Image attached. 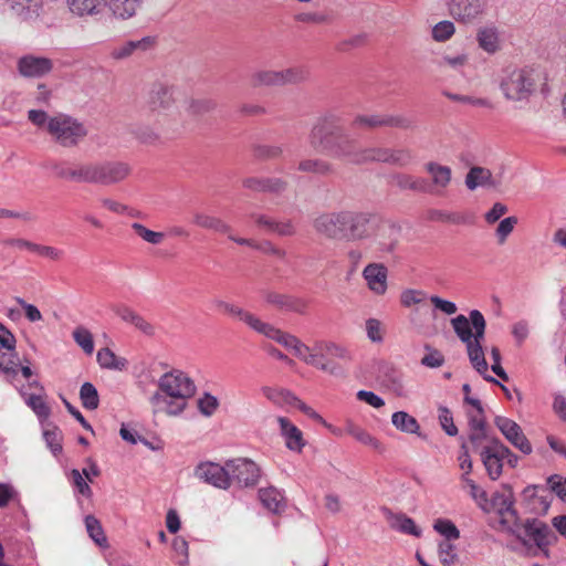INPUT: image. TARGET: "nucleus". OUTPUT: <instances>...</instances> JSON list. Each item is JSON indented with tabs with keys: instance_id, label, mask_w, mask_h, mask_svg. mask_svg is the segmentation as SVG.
<instances>
[{
	"instance_id": "13d9d810",
	"label": "nucleus",
	"mask_w": 566,
	"mask_h": 566,
	"mask_svg": "<svg viewBox=\"0 0 566 566\" xmlns=\"http://www.w3.org/2000/svg\"><path fill=\"white\" fill-rule=\"evenodd\" d=\"M389 165L407 167L413 161V154L408 148H390Z\"/></svg>"
},
{
	"instance_id": "a211bd4d",
	"label": "nucleus",
	"mask_w": 566,
	"mask_h": 566,
	"mask_svg": "<svg viewBox=\"0 0 566 566\" xmlns=\"http://www.w3.org/2000/svg\"><path fill=\"white\" fill-rule=\"evenodd\" d=\"M264 300L266 303L277 307L279 310L289 311L304 315L306 313L308 303L306 300L276 292H265Z\"/></svg>"
},
{
	"instance_id": "9b49d317",
	"label": "nucleus",
	"mask_w": 566,
	"mask_h": 566,
	"mask_svg": "<svg viewBox=\"0 0 566 566\" xmlns=\"http://www.w3.org/2000/svg\"><path fill=\"white\" fill-rule=\"evenodd\" d=\"M451 325L458 336L459 328L469 332L471 335L470 343L482 345L485 335L486 321L479 310H472L469 316L462 314L451 319Z\"/></svg>"
},
{
	"instance_id": "de8ad7c7",
	"label": "nucleus",
	"mask_w": 566,
	"mask_h": 566,
	"mask_svg": "<svg viewBox=\"0 0 566 566\" xmlns=\"http://www.w3.org/2000/svg\"><path fill=\"white\" fill-rule=\"evenodd\" d=\"M80 399L83 407L87 410H95L99 405V396L96 387L90 382H84L80 388Z\"/></svg>"
},
{
	"instance_id": "37998d69",
	"label": "nucleus",
	"mask_w": 566,
	"mask_h": 566,
	"mask_svg": "<svg viewBox=\"0 0 566 566\" xmlns=\"http://www.w3.org/2000/svg\"><path fill=\"white\" fill-rule=\"evenodd\" d=\"M352 128L375 129L385 127V114H359L350 123Z\"/></svg>"
},
{
	"instance_id": "bb28decb",
	"label": "nucleus",
	"mask_w": 566,
	"mask_h": 566,
	"mask_svg": "<svg viewBox=\"0 0 566 566\" xmlns=\"http://www.w3.org/2000/svg\"><path fill=\"white\" fill-rule=\"evenodd\" d=\"M52 170L61 179L87 184V163L74 166L66 161L54 163Z\"/></svg>"
},
{
	"instance_id": "bf43d9fd",
	"label": "nucleus",
	"mask_w": 566,
	"mask_h": 566,
	"mask_svg": "<svg viewBox=\"0 0 566 566\" xmlns=\"http://www.w3.org/2000/svg\"><path fill=\"white\" fill-rule=\"evenodd\" d=\"M517 222L518 219L514 216L504 218L503 220L500 221L495 230V235L499 244H504L506 242L507 237L513 232Z\"/></svg>"
},
{
	"instance_id": "774afa93",
	"label": "nucleus",
	"mask_w": 566,
	"mask_h": 566,
	"mask_svg": "<svg viewBox=\"0 0 566 566\" xmlns=\"http://www.w3.org/2000/svg\"><path fill=\"white\" fill-rule=\"evenodd\" d=\"M218 407L219 401L217 397L209 392H205V395L198 400V409L206 417L212 416Z\"/></svg>"
},
{
	"instance_id": "7ed1b4c3",
	"label": "nucleus",
	"mask_w": 566,
	"mask_h": 566,
	"mask_svg": "<svg viewBox=\"0 0 566 566\" xmlns=\"http://www.w3.org/2000/svg\"><path fill=\"white\" fill-rule=\"evenodd\" d=\"M158 386L160 392H155L150 402L155 406L161 401L167 402V413L172 416L182 412L187 406V399L196 392L192 379L180 370L164 374L158 381Z\"/></svg>"
},
{
	"instance_id": "423d86ee",
	"label": "nucleus",
	"mask_w": 566,
	"mask_h": 566,
	"mask_svg": "<svg viewBox=\"0 0 566 566\" xmlns=\"http://www.w3.org/2000/svg\"><path fill=\"white\" fill-rule=\"evenodd\" d=\"M130 174L127 163L101 160L87 163V184L111 186L125 180Z\"/></svg>"
},
{
	"instance_id": "49530a36",
	"label": "nucleus",
	"mask_w": 566,
	"mask_h": 566,
	"mask_svg": "<svg viewBox=\"0 0 566 566\" xmlns=\"http://www.w3.org/2000/svg\"><path fill=\"white\" fill-rule=\"evenodd\" d=\"M312 350L319 352L323 356H325L326 358H328L331 360H333L334 358H339V359L349 358L348 352L344 347H342L335 343H332V342L316 343Z\"/></svg>"
},
{
	"instance_id": "e2e57ef3",
	"label": "nucleus",
	"mask_w": 566,
	"mask_h": 566,
	"mask_svg": "<svg viewBox=\"0 0 566 566\" xmlns=\"http://www.w3.org/2000/svg\"><path fill=\"white\" fill-rule=\"evenodd\" d=\"M132 228L143 240L151 244H159L165 238V234L163 232L149 230L138 222L133 223Z\"/></svg>"
},
{
	"instance_id": "c85d7f7f",
	"label": "nucleus",
	"mask_w": 566,
	"mask_h": 566,
	"mask_svg": "<svg viewBox=\"0 0 566 566\" xmlns=\"http://www.w3.org/2000/svg\"><path fill=\"white\" fill-rule=\"evenodd\" d=\"M296 169L301 172L318 177H328L335 174V166L324 158H304L297 164Z\"/></svg>"
},
{
	"instance_id": "5fc2aeb1",
	"label": "nucleus",
	"mask_w": 566,
	"mask_h": 566,
	"mask_svg": "<svg viewBox=\"0 0 566 566\" xmlns=\"http://www.w3.org/2000/svg\"><path fill=\"white\" fill-rule=\"evenodd\" d=\"M312 356H314L316 358V361L318 363V365H312L313 367L325 373H328L329 375L333 376L344 375V370L338 364H336L334 360L326 358L319 352L313 350Z\"/></svg>"
},
{
	"instance_id": "864d4df0",
	"label": "nucleus",
	"mask_w": 566,
	"mask_h": 566,
	"mask_svg": "<svg viewBox=\"0 0 566 566\" xmlns=\"http://www.w3.org/2000/svg\"><path fill=\"white\" fill-rule=\"evenodd\" d=\"M433 528L436 532L446 537V541H454L460 537V531L454 523L447 518H438L434 521Z\"/></svg>"
},
{
	"instance_id": "dca6fc26",
	"label": "nucleus",
	"mask_w": 566,
	"mask_h": 566,
	"mask_svg": "<svg viewBox=\"0 0 566 566\" xmlns=\"http://www.w3.org/2000/svg\"><path fill=\"white\" fill-rule=\"evenodd\" d=\"M424 169L431 177L430 180L427 179L428 190H426V195H443L452 180L451 168L437 161H428Z\"/></svg>"
},
{
	"instance_id": "c756f323",
	"label": "nucleus",
	"mask_w": 566,
	"mask_h": 566,
	"mask_svg": "<svg viewBox=\"0 0 566 566\" xmlns=\"http://www.w3.org/2000/svg\"><path fill=\"white\" fill-rule=\"evenodd\" d=\"M379 378L390 391L398 396L403 395L402 373L399 369L390 364H384L379 369Z\"/></svg>"
},
{
	"instance_id": "6e6d98bb",
	"label": "nucleus",
	"mask_w": 566,
	"mask_h": 566,
	"mask_svg": "<svg viewBox=\"0 0 566 566\" xmlns=\"http://www.w3.org/2000/svg\"><path fill=\"white\" fill-rule=\"evenodd\" d=\"M73 338L75 343L84 350V353L91 355L94 350V340L92 333L84 328L77 327L73 331Z\"/></svg>"
},
{
	"instance_id": "f257e3e1",
	"label": "nucleus",
	"mask_w": 566,
	"mask_h": 566,
	"mask_svg": "<svg viewBox=\"0 0 566 566\" xmlns=\"http://www.w3.org/2000/svg\"><path fill=\"white\" fill-rule=\"evenodd\" d=\"M308 143L314 149L322 150L332 158L356 165L360 144L344 126L343 118L328 113L316 119Z\"/></svg>"
},
{
	"instance_id": "a878e982",
	"label": "nucleus",
	"mask_w": 566,
	"mask_h": 566,
	"mask_svg": "<svg viewBox=\"0 0 566 566\" xmlns=\"http://www.w3.org/2000/svg\"><path fill=\"white\" fill-rule=\"evenodd\" d=\"M156 39L154 36H144L138 40H129L113 51L115 59H125L133 54H142L154 49Z\"/></svg>"
},
{
	"instance_id": "9d476101",
	"label": "nucleus",
	"mask_w": 566,
	"mask_h": 566,
	"mask_svg": "<svg viewBox=\"0 0 566 566\" xmlns=\"http://www.w3.org/2000/svg\"><path fill=\"white\" fill-rule=\"evenodd\" d=\"M521 533L527 542V538L532 539L545 556H548V547L557 541V536L551 527L538 518H527L521 524Z\"/></svg>"
},
{
	"instance_id": "6e6552de",
	"label": "nucleus",
	"mask_w": 566,
	"mask_h": 566,
	"mask_svg": "<svg viewBox=\"0 0 566 566\" xmlns=\"http://www.w3.org/2000/svg\"><path fill=\"white\" fill-rule=\"evenodd\" d=\"M308 71L303 66L289 67L281 71H259L251 77L252 85L258 86H283L298 84L306 81Z\"/></svg>"
},
{
	"instance_id": "f3484780",
	"label": "nucleus",
	"mask_w": 566,
	"mask_h": 566,
	"mask_svg": "<svg viewBox=\"0 0 566 566\" xmlns=\"http://www.w3.org/2000/svg\"><path fill=\"white\" fill-rule=\"evenodd\" d=\"M174 102L171 87L155 83L148 95L147 109L154 115H164L172 107Z\"/></svg>"
},
{
	"instance_id": "20e7f679",
	"label": "nucleus",
	"mask_w": 566,
	"mask_h": 566,
	"mask_svg": "<svg viewBox=\"0 0 566 566\" xmlns=\"http://www.w3.org/2000/svg\"><path fill=\"white\" fill-rule=\"evenodd\" d=\"M537 72L532 67H505L499 76V87L504 97L512 102H524L536 91Z\"/></svg>"
},
{
	"instance_id": "2f4dec72",
	"label": "nucleus",
	"mask_w": 566,
	"mask_h": 566,
	"mask_svg": "<svg viewBox=\"0 0 566 566\" xmlns=\"http://www.w3.org/2000/svg\"><path fill=\"white\" fill-rule=\"evenodd\" d=\"M261 391L268 400L280 408L294 407L298 402V398L289 389L264 386Z\"/></svg>"
},
{
	"instance_id": "6ab92c4d",
	"label": "nucleus",
	"mask_w": 566,
	"mask_h": 566,
	"mask_svg": "<svg viewBox=\"0 0 566 566\" xmlns=\"http://www.w3.org/2000/svg\"><path fill=\"white\" fill-rule=\"evenodd\" d=\"M250 218L256 227L265 229L270 233H275L280 237H292L296 233V228L291 220L277 221L268 214L258 212L250 213Z\"/></svg>"
},
{
	"instance_id": "4c0bfd02",
	"label": "nucleus",
	"mask_w": 566,
	"mask_h": 566,
	"mask_svg": "<svg viewBox=\"0 0 566 566\" xmlns=\"http://www.w3.org/2000/svg\"><path fill=\"white\" fill-rule=\"evenodd\" d=\"M96 358L99 366L105 369L122 371L126 369L128 364L126 358L116 356L108 347L101 348L97 352Z\"/></svg>"
},
{
	"instance_id": "7c9ffc66",
	"label": "nucleus",
	"mask_w": 566,
	"mask_h": 566,
	"mask_svg": "<svg viewBox=\"0 0 566 566\" xmlns=\"http://www.w3.org/2000/svg\"><path fill=\"white\" fill-rule=\"evenodd\" d=\"M465 186L470 190H474L478 187H491L497 186L496 181L492 177V172L484 167L474 166L465 176Z\"/></svg>"
},
{
	"instance_id": "79ce46f5",
	"label": "nucleus",
	"mask_w": 566,
	"mask_h": 566,
	"mask_svg": "<svg viewBox=\"0 0 566 566\" xmlns=\"http://www.w3.org/2000/svg\"><path fill=\"white\" fill-rule=\"evenodd\" d=\"M391 422L401 432L420 436V426L415 417L406 411H396L391 416Z\"/></svg>"
},
{
	"instance_id": "09e8293b",
	"label": "nucleus",
	"mask_w": 566,
	"mask_h": 566,
	"mask_svg": "<svg viewBox=\"0 0 566 566\" xmlns=\"http://www.w3.org/2000/svg\"><path fill=\"white\" fill-rule=\"evenodd\" d=\"M19 359L14 350L0 348V370L9 376L18 374Z\"/></svg>"
},
{
	"instance_id": "f704fd0d",
	"label": "nucleus",
	"mask_w": 566,
	"mask_h": 566,
	"mask_svg": "<svg viewBox=\"0 0 566 566\" xmlns=\"http://www.w3.org/2000/svg\"><path fill=\"white\" fill-rule=\"evenodd\" d=\"M388 520L391 528L399 531L403 534H409L415 537L421 536V530L416 525L415 521L403 513L394 514L388 511Z\"/></svg>"
},
{
	"instance_id": "a19ab883",
	"label": "nucleus",
	"mask_w": 566,
	"mask_h": 566,
	"mask_svg": "<svg viewBox=\"0 0 566 566\" xmlns=\"http://www.w3.org/2000/svg\"><path fill=\"white\" fill-rule=\"evenodd\" d=\"M139 7V0H108V8L115 18L127 20L134 17Z\"/></svg>"
},
{
	"instance_id": "ea45409f",
	"label": "nucleus",
	"mask_w": 566,
	"mask_h": 566,
	"mask_svg": "<svg viewBox=\"0 0 566 566\" xmlns=\"http://www.w3.org/2000/svg\"><path fill=\"white\" fill-rule=\"evenodd\" d=\"M476 40L479 46L488 53H495L500 49V39L496 28L486 27L479 30Z\"/></svg>"
},
{
	"instance_id": "1a4fd4ad",
	"label": "nucleus",
	"mask_w": 566,
	"mask_h": 566,
	"mask_svg": "<svg viewBox=\"0 0 566 566\" xmlns=\"http://www.w3.org/2000/svg\"><path fill=\"white\" fill-rule=\"evenodd\" d=\"M230 485L238 484L240 488L254 486L260 479V468L250 459L237 458L228 460Z\"/></svg>"
},
{
	"instance_id": "4d7b16f0",
	"label": "nucleus",
	"mask_w": 566,
	"mask_h": 566,
	"mask_svg": "<svg viewBox=\"0 0 566 566\" xmlns=\"http://www.w3.org/2000/svg\"><path fill=\"white\" fill-rule=\"evenodd\" d=\"M439 559L443 566H453L458 560L455 546L448 541H441L438 546Z\"/></svg>"
},
{
	"instance_id": "58836bf2",
	"label": "nucleus",
	"mask_w": 566,
	"mask_h": 566,
	"mask_svg": "<svg viewBox=\"0 0 566 566\" xmlns=\"http://www.w3.org/2000/svg\"><path fill=\"white\" fill-rule=\"evenodd\" d=\"M259 497L263 506L272 513H280L285 506L283 495L275 488L261 489Z\"/></svg>"
},
{
	"instance_id": "0e129e2a",
	"label": "nucleus",
	"mask_w": 566,
	"mask_h": 566,
	"mask_svg": "<svg viewBox=\"0 0 566 566\" xmlns=\"http://www.w3.org/2000/svg\"><path fill=\"white\" fill-rule=\"evenodd\" d=\"M461 480L469 486L470 495L474 499L479 506L485 510V504L488 503V494L484 490H482L471 478L462 474Z\"/></svg>"
},
{
	"instance_id": "0eeeda50",
	"label": "nucleus",
	"mask_w": 566,
	"mask_h": 566,
	"mask_svg": "<svg viewBox=\"0 0 566 566\" xmlns=\"http://www.w3.org/2000/svg\"><path fill=\"white\" fill-rule=\"evenodd\" d=\"M491 503L500 515V524L503 528L511 535L515 536L524 547L530 548V542H527L521 533V521L517 511L514 507L512 493L506 495L504 493L496 492L492 495Z\"/></svg>"
},
{
	"instance_id": "69168bd1",
	"label": "nucleus",
	"mask_w": 566,
	"mask_h": 566,
	"mask_svg": "<svg viewBox=\"0 0 566 566\" xmlns=\"http://www.w3.org/2000/svg\"><path fill=\"white\" fill-rule=\"evenodd\" d=\"M454 24L451 21L444 20L438 22L432 29V36L436 41H447L454 33Z\"/></svg>"
},
{
	"instance_id": "4468645a",
	"label": "nucleus",
	"mask_w": 566,
	"mask_h": 566,
	"mask_svg": "<svg viewBox=\"0 0 566 566\" xmlns=\"http://www.w3.org/2000/svg\"><path fill=\"white\" fill-rule=\"evenodd\" d=\"M195 475L214 488L221 490H228L230 488L228 461L224 462V465L214 462L199 463L195 469Z\"/></svg>"
},
{
	"instance_id": "4be33fe9",
	"label": "nucleus",
	"mask_w": 566,
	"mask_h": 566,
	"mask_svg": "<svg viewBox=\"0 0 566 566\" xmlns=\"http://www.w3.org/2000/svg\"><path fill=\"white\" fill-rule=\"evenodd\" d=\"M458 337L463 344H465L468 357L473 368L483 377L484 375H488L486 371L489 366L485 360L482 345L470 343L471 335L462 328H459Z\"/></svg>"
},
{
	"instance_id": "338daca9",
	"label": "nucleus",
	"mask_w": 566,
	"mask_h": 566,
	"mask_svg": "<svg viewBox=\"0 0 566 566\" xmlns=\"http://www.w3.org/2000/svg\"><path fill=\"white\" fill-rule=\"evenodd\" d=\"M547 485L563 502H566V478L559 474H552L547 478Z\"/></svg>"
},
{
	"instance_id": "a18cd8bd",
	"label": "nucleus",
	"mask_w": 566,
	"mask_h": 566,
	"mask_svg": "<svg viewBox=\"0 0 566 566\" xmlns=\"http://www.w3.org/2000/svg\"><path fill=\"white\" fill-rule=\"evenodd\" d=\"M85 527L88 536L101 547H107V537L101 522L93 515L85 517Z\"/></svg>"
},
{
	"instance_id": "39448f33",
	"label": "nucleus",
	"mask_w": 566,
	"mask_h": 566,
	"mask_svg": "<svg viewBox=\"0 0 566 566\" xmlns=\"http://www.w3.org/2000/svg\"><path fill=\"white\" fill-rule=\"evenodd\" d=\"M48 133L59 145L75 147L86 137L87 129L76 118L60 113L49 119Z\"/></svg>"
},
{
	"instance_id": "f8f14e48",
	"label": "nucleus",
	"mask_w": 566,
	"mask_h": 566,
	"mask_svg": "<svg viewBox=\"0 0 566 566\" xmlns=\"http://www.w3.org/2000/svg\"><path fill=\"white\" fill-rule=\"evenodd\" d=\"M501 444L499 438H492L490 443H486L479 450L480 460L485 469L486 475L492 481H497L504 467L503 453L497 446Z\"/></svg>"
},
{
	"instance_id": "aec40b11",
	"label": "nucleus",
	"mask_w": 566,
	"mask_h": 566,
	"mask_svg": "<svg viewBox=\"0 0 566 566\" xmlns=\"http://www.w3.org/2000/svg\"><path fill=\"white\" fill-rule=\"evenodd\" d=\"M53 63L48 57L25 55L18 61V70L25 77H41L51 72Z\"/></svg>"
},
{
	"instance_id": "e433bc0d",
	"label": "nucleus",
	"mask_w": 566,
	"mask_h": 566,
	"mask_svg": "<svg viewBox=\"0 0 566 566\" xmlns=\"http://www.w3.org/2000/svg\"><path fill=\"white\" fill-rule=\"evenodd\" d=\"M232 241L239 245L249 247L255 250H259L265 254L274 255L279 259H284L286 256V252L277 247H275L271 241L264 240L262 242H256L252 239L245 238H232Z\"/></svg>"
},
{
	"instance_id": "72a5a7b5",
	"label": "nucleus",
	"mask_w": 566,
	"mask_h": 566,
	"mask_svg": "<svg viewBox=\"0 0 566 566\" xmlns=\"http://www.w3.org/2000/svg\"><path fill=\"white\" fill-rule=\"evenodd\" d=\"M345 430L355 440H357L361 444L373 448L378 453H384L386 451L385 446L377 438L371 436L368 431H366L361 427H359L353 422H348L346 424Z\"/></svg>"
},
{
	"instance_id": "5701e85b",
	"label": "nucleus",
	"mask_w": 566,
	"mask_h": 566,
	"mask_svg": "<svg viewBox=\"0 0 566 566\" xmlns=\"http://www.w3.org/2000/svg\"><path fill=\"white\" fill-rule=\"evenodd\" d=\"M387 275L388 270L381 263H370L363 271L368 287L378 295H382L387 291Z\"/></svg>"
},
{
	"instance_id": "680f3d73",
	"label": "nucleus",
	"mask_w": 566,
	"mask_h": 566,
	"mask_svg": "<svg viewBox=\"0 0 566 566\" xmlns=\"http://www.w3.org/2000/svg\"><path fill=\"white\" fill-rule=\"evenodd\" d=\"M216 102L210 98L191 99L188 105V112L196 116L210 113L216 108Z\"/></svg>"
},
{
	"instance_id": "393cba45",
	"label": "nucleus",
	"mask_w": 566,
	"mask_h": 566,
	"mask_svg": "<svg viewBox=\"0 0 566 566\" xmlns=\"http://www.w3.org/2000/svg\"><path fill=\"white\" fill-rule=\"evenodd\" d=\"M242 184L244 188L258 192L281 193L287 188V182L284 179L277 177H248L243 179Z\"/></svg>"
},
{
	"instance_id": "603ef678",
	"label": "nucleus",
	"mask_w": 566,
	"mask_h": 566,
	"mask_svg": "<svg viewBox=\"0 0 566 566\" xmlns=\"http://www.w3.org/2000/svg\"><path fill=\"white\" fill-rule=\"evenodd\" d=\"M238 318L240 321H242L243 323H245L250 328H252L256 333L262 334L264 336H266V334H269V329L272 326L271 324L261 321L254 314H252L243 308H242L240 315L238 316Z\"/></svg>"
},
{
	"instance_id": "ddd939ff",
	"label": "nucleus",
	"mask_w": 566,
	"mask_h": 566,
	"mask_svg": "<svg viewBox=\"0 0 566 566\" xmlns=\"http://www.w3.org/2000/svg\"><path fill=\"white\" fill-rule=\"evenodd\" d=\"M494 424L513 447L526 455L532 453V444L523 433L518 423L510 418L496 416L494 418Z\"/></svg>"
},
{
	"instance_id": "473e14b6",
	"label": "nucleus",
	"mask_w": 566,
	"mask_h": 566,
	"mask_svg": "<svg viewBox=\"0 0 566 566\" xmlns=\"http://www.w3.org/2000/svg\"><path fill=\"white\" fill-rule=\"evenodd\" d=\"M391 180L400 190H410L424 195L426 190H428L427 179L423 177H415L409 174L396 172L391 176Z\"/></svg>"
},
{
	"instance_id": "412c9836",
	"label": "nucleus",
	"mask_w": 566,
	"mask_h": 566,
	"mask_svg": "<svg viewBox=\"0 0 566 566\" xmlns=\"http://www.w3.org/2000/svg\"><path fill=\"white\" fill-rule=\"evenodd\" d=\"M192 223L199 228L226 234L231 241L232 238H238L233 234L232 227L229 223L218 217L210 216L202 211L196 210L192 212Z\"/></svg>"
},
{
	"instance_id": "c03bdc74",
	"label": "nucleus",
	"mask_w": 566,
	"mask_h": 566,
	"mask_svg": "<svg viewBox=\"0 0 566 566\" xmlns=\"http://www.w3.org/2000/svg\"><path fill=\"white\" fill-rule=\"evenodd\" d=\"M67 6L78 17L93 15L99 11L101 0H67Z\"/></svg>"
},
{
	"instance_id": "cd10ccee",
	"label": "nucleus",
	"mask_w": 566,
	"mask_h": 566,
	"mask_svg": "<svg viewBox=\"0 0 566 566\" xmlns=\"http://www.w3.org/2000/svg\"><path fill=\"white\" fill-rule=\"evenodd\" d=\"M277 422L281 434L285 439L286 448L291 451L301 452L305 446L302 431L285 417H279Z\"/></svg>"
},
{
	"instance_id": "052dcab7",
	"label": "nucleus",
	"mask_w": 566,
	"mask_h": 566,
	"mask_svg": "<svg viewBox=\"0 0 566 566\" xmlns=\"http://www.w3.org/2000/svg\"><path fill=\"white\" fill-rule=\"evenodd\" d=\"M265 337L277 342L279 344L289 349H292V347L297 344L298 339L297 337L289 333H285L273 325L270 327L269 334H266Z\"/></svg>"
},
{
	"instance_id": "f03ea898",
	"label": "nucleus",
	"mask_w": 566,
	"mask_h": 566,
	"mask_svg": "<svg viewBox=\"0 0 566 566\" xmlns=\"http://www.w3.org/2000/svg\"><path fill=\"white\" fill-rule=\"evenodd\" d=\"M373 216L368 212L340 210L323 212L313 221L315 232L326 239L358 241L370 237Z\"/></svg>"
},
{
	"instance_id": "c9c22d12",
	"label": "nucleus",
	"mask_w": 566,
	"mask_h": 566,
	"mask_svg": "<svg viewBox=\"0 0 566 566\" xmlns=\"http://www.w3.org/2000/svg\"><path fill=\"white\" fill-rule=\"evenodd\" d=\"M390 148L387 147H360L357 166L370 163L389 164Z\"/></svg>"
},
{
	"instance_id": "2eb2a0df",
	"label": "nucleus",
	"mask_w": 566,
	"mask_h": 566,
	"mask_svg": "<svg viewBox=\"0 0 566 566\" xmlns=\"http://www.w3.org/2000/svg\"><path fill=\"white\" fill-rule=\"evenodd\" d=\"M450 14L462 23H474L484 12L483 0H449Z\"/></svg>"
},
{
	"instance_id": "b1692460",
	"label": "nucleus",
	"mask_w": 566,
	"mask_h": 566,
	"mask_svg": "<svg viewBox=\"0 0 566 566\" xmlns=\"http://www.w3.org/2000/svg\"><path fill=\"white\" fill-rule=\"evenodd\" d=\"M399 232V228L394 224L387 222L378 224L377 232L374 238L376 249L380 252H392L398 243Z\"/></svg>"
},
{
	"instance_id": "3c124183",
	"label": "nucleus",
	"mask_w": 566,
	"mask_h": 566,
	"mask_svg": "<svg viewBox=\"0 0 566 566\" xmlns=\"http://www.w3.org/2000/svg\"><path fill=\"white\" fill-rule=\"evenodd\" d=\"M43 438L48 448L55 457L62 452V431L57 427L45 429Z\"/></svg>"
},
{
	"instance_id": "8fccbe9b",
	"label": "nucleus",
	"mask_w": 566,
	"mask_h": 566,
	"mask_svg": "<svg viewBox=\"0 0 566 566\" xmlns=\"http://www.w3.org/2000/svg\"><path fill=\"white\" fill-rule=\"evenodd\" d=\"M427 298L426 292L421 290L407 289L400 294V303L403 307L412 308L413 306L424 305Z\"/></svg>"
}]
</instances>
